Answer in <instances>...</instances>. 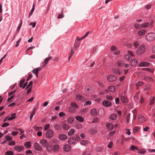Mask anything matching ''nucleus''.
<instances>
[{"label": "nucleus", "instance_id": "0eeeda50", "mask_svg": "<svg viewBox=\"0 0 155 155\" xmlns=\"http://www.w3.org/2000/svg\"><path fill=\"white\" fill-rule=\"evenodd\" d=\"M71 149V146L69 144L64 145L63 147L64 150L66 152L69 151Z\"/></svg>", "mask_w": 155, "mask_h": 155}, {"label": "nucleus", "instance_id": "37998d69", "mask_svg": "<svg viewBox=\"0 0 155 155\" xmlns=\"http://www.w3.org/2000/svg\"><path fill=\"white\" fill-rule=\"evenodd\" d=\"M154 99H155V97H151L150 100V105H152L153 104L154 102Z\"/></svg>", "mask_w": 155, "mask_h": 155}, {"label": "nucleus", "instance_id": "bb28decb", "mask_svg": "<svg viewBox=\"0 0 155 155\" xmlns=\"http://www.w3.org/2000/svg\"><path fill=\"white\" fill-rule=\"evenodd\" d=\"M77 120L80 122H83L84 121V119L81 116H77L75 117Z\"/></svg>", "mask_w": 155, "mask_h": 155}, {"label": "nucleus", "instance_id": "1a4fd4ad", "mask_svg": "<svg viewBox=\"0 0 155 155\" xmlns=\"http://www.w3.org/2000/svg\"><path fill=\"white\" fill-rule=\"evenodd\" d=\"M14 149L17 151L20 152L22 150L24 149V147L21 146H16L14 147Z\"/></svg>", "mask_w": 155, "mask_h": 155}, {"label": "nucleus", "instance_id": "3c124183", "mask_svg": "<svg viewBox=\"0 0 155 155\" xmlns=\"http://www.w3.org/2000/svg\"><path fill=\"white\" fill-rule=\"evenodd\" d=\"M9 124L7 123H4L1 126V127H7L9 125Z\"/></svg>", "mask_w": 155, "mask_h": 155}, {"label": "nucleus", "instance_id": "f03ea898", "mask_svg": "<svg viewBox=\"0 0 155 155\" xmlns=\"http://www.w3.org/2000/svg\"><path fill=\"white\" fill-rule=\"evenodd\" d=\"M145 51V48L144 45H141L136 51V53L138 55H141Z\"/></svg>", "mask_w": 155, "mask_h": 155}, {"label": "nucleus", "instance_id": "9b49d317", "mask_svg": "<svg viewBox=\"0 0 155 155\" xmlns=\"http://www.w3.org/2000/svg\"><path fill=\"white\" fill-rule=\"evenodd\" d=\"M104 114V109L102 108H100L98 112V115L101 117H103Z\"/></svg>", "mask_w": 155, "mask_h": 155}, {"label": "nucleus", "instance_id": "13d9d810", "mask_svg": "<svg viewBox=\"0 0 155 155\" xmlns=\"http://www.w3.org/2000/svg\"><path fill=\"white\" fill-rule=\"evenodd\" d=\"M106 98L109 100H111L113 99V97L112 96L109 95H107L106 96Z\"/></svg>", "mask_w": 155, "mask_h": 155}, {"label": "nucleus", "instance_id": "39448f33", "mask_svg": "<svg viewBox=\"0 0 155 155\" xmlns=\"http://www.w3.org/2000/svg\"><path fill=\"white\" fill-rule=\"evenodd\" d=\"M34 146L35 149L37 150L41 151L42 150L41 147L37 143H35Z\"/></svg>", "mask_w": 155, "mask_h": 155}, {"label": "nucleus", "instance_id": "e2e57ef3", "mask_svg": "<svg viewBox=\"0 0 155 155\" xmlns=\"http://www.w3.org/2000/svg\"><path fill=\"white\" fill-rule=\"evenodd\" d=\"M33 83V81H31L29 82V84H28V85L27 86L26 88H25V89H27L28 88H29L31 85L32 86V84Z\"/></svg>", "mask_w": 155, "mask_h": 155}, {"label": "nucleus", "instance_id": "c9c22d12", "mask_svg": "<svg viewBox=\"0 0 155 155\" xmlns=\"http://www.w3.org/2000/svg\"><path fill=\"white\" fill-rule=\"evenodd\" d=\"M137 150V152L140 154H144L146 152V150L143 149H139L138 148Z\"/></svg>", "mask_w": 155, "mask_h": 155}, {"label": "nucleus", "instance_id": "c85d7f7f", "mask_svg": "<svg viewBox=\"0 0 155 155\" xmlns=\"http://www.w3.org/2000/svg\"><path fill=\"white\" fill-rule=\"evenodd\" d=\"M31 142H27L25 143L24 146L27 148H29L31 147Z\"/></svg>", "mask_w": 155, "mask_h": 155}, {"label": "nucleus", "instance_id": "ddd939ff", "mask_svg": "<svg viewBox=\"0 0 155 155\" xmlns=\"http://www.w3.org/2000/svg\"><path fill=\"white\" fill-rule=\"evenodd\" d=\"M58 137L61 140H65L67 138V137L64 134H60Z\"/></svg>", "mask_w": 155, "mask_h": 155}, {"label": "nucleus", "instance_id": "a19ab883", "mask_svg": "<svg viewBox=\"0 0 155 155\" xmlns=\"http://www.w3.org/2000/svg\"><path fill=\"white\" fill-rule=\"evenodd\" d=\"M54 127L56 130H59L61 129V127L59 124H56L54 125Z\"/></svg>", "mask_w": 155, "mask_h": 155}, {"label": "nucleus", "instance_id": "cd10ccee", "mask_svg": "<svg viewBox=\"0 0 155 155\" xmlns=\"http://www.w3.org/2000/svg\"><path fill=\"white\" fill-rule=\"evenodd\" d=\"M75 131L73 129H71L69 132L68 133V136H71L74 134L75 133Z\"/></svg>", "mask_w": 155, "mask_h": 155}, {"label": "nucleus", "instance_id": "a18cd8bd", "mask_svg": "<svg viewBox=\"0 0 155 155\" xmlns=\"http://www.w3.org/2000/svg\"><path fill=\"white\" fill-rule=\"evenodd\" d=\"M149 25V23L148 22H146L142 24V28H147L148 27Z\"/></svg>", "mask_w": 155, "mask_h": 155}, {"label": "nucleus", "instance_id": "412c9836", "mask_svg": "<svg viewBox=\"0 0 155 155\" xmlns=\"http://www.w3.org/2000/svg\"><path fill=\"white\" fill-rule=\"evenodd\" d=\"M16 114V113H13L11 114V117L8 118V120L10 121L15 118L16 117L15 115Z\"/></svg>", "mask_w": 155, "mask_h": 155}, {"label": "nucleus", "instance_id": "6e6552de", "mask_svg": "<svg viewBox=\"0 0 155 155\" xmlns=\"http://www.w3.org/2000/svg\"><path fill=\"white\" fill-rule=\"evenodd\" d=\"M102 104L103 105L106 107H110L111 105V103L110 101L107 100L104 101Z\"/></svg>", "mask_w": 155, "mask_h": 155}, {"label": "nucleus", "instance_id": "6ab92c4d", "mask_svg": "<svg viewBox=\"0 0 155 155\" xmlns=\"http://www.w3.org/2000/svg\"><path fill=\"white\" fill-rule=\"evenodd\" d=\"M146 32L145 30H141L138 32V34L139 36H142L144 35Z\"/></svg>", "mask_w": 155, "mask_h": 155}, {"label": "nucleus", "instance_id": "4c0bfd02", "mask_svg": "<svg viewBox=\"0 0 155 155\" xmlns=\"http://www.w3.org/2000/svg\"><path fill=\"white\" fill-rule=\"evenodd\" d=\"M14 152L12 151H7L5 153V155H13Z\"/></svg>", "mask_w": 155, "mask_h": 155}, {"label": "nucleus", "instance_id": "dca6fc26", "mask_svg": "<svg viewBox=\"0 0 155 155\" xmlns=\"http://www.w3.org/2000/svg\"><path fill=\"white\" fill-rule=\"evenodd\" d=\"M149 65V63L147 62H141L139 65V66L140 67H145L148 66Z\"/></svg>", "mask_w": 155, "mask_h": 155}, {"label": "nucleus", "instance_id": "aec40b11", "mask_svg": "<svg viewBox=\"0 0 155 155\" xmlns=\"http://www.w3.org/2000/svg\"><path fill=\"white\" fill-rule=\"evenodd\" d=\"M120 99L123 103H126L127 102V97L124 96L122 95L121 96Z\"/></svg>", "mask_w": 155, "mask_h": 155}, {"label": "nucleus", "instance_id": "20e7f679", "mask_svg": "<svg viewBox=\"0 0 155 155\" xmlns=\"http://www.w3.org/2000/svg\"><path fill=\"white\" fill-rule=\"evenodd\" d=\"M53 134V130L51 129H49L47 131L46 135L47 137L48 138H50L52 137Z\"/></svg>", "mask_w": 155, "mask_h": 155}, {"label": "nucleus", "instance_id": "052dcab7", "mask_svg": "<svg viewBox=\"0 0 155 155\" xmlns=\"http://www.w3.org/2000/svg\"><path fill=\"white\" fill-rule=\"evenodd\" d=\"M130 115V114H128L126 116V119L127 120V122L128 123H129V122Z\"/></svg>", "mask_w": 155, "mask_h": 155}, {"label": "nucleus", "instance_id": "f3484780", "mask_svg": "<svg viewBox=\"0 0 155 155\" xmlns=\"http://www.w3.org/2000/svg\"><path fill=\"white\" fill-rule=\"evenodd\" d=\"M76 99L78 101H82L84 99V97L80 94H78L76 95Z\"/></svg>", "mask_w": 155, "mask_h": 155}, {"label": "nucleus", "instance_id": "864d4df0", "mask_svg": "<svg viewBox=\"0 0 155 155\" xmlns=\"http://www.w3.org/2000/svg\"><path fill=\"white\" fill-rule=\"evenodd\" d=\"M125 57L127 58V60L128 61H130L132 60V58L127 55H126Z\"/></svg>", "mask_w": 155, "mask_h": 155}, {"label": "nucleus", "instance_id": "4d7b16f0", "mask_svg": "<svg viewBox=\"0 0 155 155\" xmlns=\"http://www.w3.org/2000/svg\"><path fill=\"white\" fill-rule=\"evenodd\" d=\"M75 140L79 141L80 140V137L78 135H75L74 136Z\"/></svg>", "mask_w": 155, "mask_h": 155}, {"label": "nucleus", "instance_id": "a211bd4d", "mask_svg": "<svg viewBox=\"0 0 155 155\" xmlns=\"http://www.w3.org/2000/svg\"><path fill=\"white\" fill-rule=\"evenodd\" d=\"M109 91L111 92H114L115 91V87L114 86H110L108 88Z\"/></svg>", "mask_w": 155, "mask_h": 155}, {"label": "nucleus", "instance_id": "393cba45", "mask_svg": "<svg viewBox=\"0 0 155 155\" xmlns=\"http://www.w3.org/2000/svg\"><path fill=\"white\" fill-rule=\"evenodd\" d=\"M52 58V57L51 56L49 57L46 58L45 59L44 62H43V64L45 63V64L43 65V66H45V64L48 63V61Z\"/></svg>", "mask_w": 155, "mask_h": 155}, {"label": "nucleus", "instance_id": "6e6d98bb", "mask_svg": "<svg viewBox=\"0 0 155 155\" xmlns=\"http://www.w3.org/2000/svg\"><path fill=\"white\" fill-rule=\"evenodd\" d=\"M34 129L36 130H41L42 129V127H36V126H35L34 127Z\"/></svg>", "mask_w": 155, "mask_h": 155}, {"label": "nucleus", "instance_id": "4468645a", "mask_svg": "<svg viewBox=\"0 0 155 155\" xmlns=\"http://www.w3.org/2000/svg\"><path fill=\"white\" fill-rule=\"evenodd\" d=\"M68 143L71 144H73L75 143V142L74 138L72 137H71L68 140Z\"/></svg>", "mask_w": 155, "mask_h": 155}, {"label": "nucleus", "instance_id": "0e129e2a", "mask_svg": "<svg viewBox=\"0 0 155 155\" xmlns=\"http://www.w3.org/2000/svg\"><path fill=\"white\" fill-rule=\"evenodd\" d=\"M50 126L49 124H47L45 125L44 130H47L49 128Z\"/></svg>", "mask_w": 155, "mask_h": 155}, {"label": "nucleus", "instance_id": "7c9ffc66", "mask_svg": "<svg viewBox=\"0 0 155 155\" xmlns=\"http://www.w3.org/2000/svg\"><path fill=\"white\" fill-rule=\"evenodd\" d=\"M142 70L143 71H147L152 73L153 72V69H150L148 68H142Z\"/></svg>", "mask_w": 155, "mask_h": 155}, {"label": "nucleus", "instance_id": "69168bd1", "mask_svg": "<svg viewBox=\"0 0 155 155\" xmlns=\"http://www.w3.org/2000/svg\"><path fill=\"white\" fill-rule=\"evenodd\" d=\"M35 10V8H32L31 10L30 13L29 14V18L30 17V16L32 14L33 12Z\"/></svg>", "mask_w": 155, "mask_h": 155}, {"label": "nucleus", "instance_id": "473e14b6", "mask_svg": "<svg viewBox=\"0 0 155 155\" xmlns=\"http://www.w3.org/2000/svg\"><path fill=\"white\" fill-rule=\"evenodd\" d=\"M35 109L36 108L35 107L31 113V115L30 117V121L31 120L32 118L33 117L34 115L35 114Z\"/></svg>", "mask_w": 155, "mask_h": 155}, {"label": "nucleus", "instance_id": "2eb2a0df", "mask_svg": "<svg viewBox=\"0 0 155 155\" xmlns=\"http://www.w3.org/2000/svg\"><path fill=\"white\" fill-rule=\"evenodd\" d=\"M144 121V118L143 117L140 115L138 118V122L140 123H142Z\"/></svg>", "mask_w": 155, "mask_h": 155}, {"label": "nucleus", "instance_id": "e433bc0d", "mask_svg": "<svg viewBox=\"0 0 155 155\" xmlns=\"http://www.w3.org/2000/svg\"><path fill=\"white\" fill-rule=\"evenodd\" d=\"M134 26L136 29L140 28H142V25H140L138 23L135 24L134 25Z\"/></svg>", "mask_w": 155, "mask_h": 155}, {"label": "nucleus", "instance_id": "bf43d9fd", "mask_svg": "<svg viewBox=\"0 0 155 155\" xmlns=\"http://www.w3.org/2000/svg\"><path fill=\"white\" fill-rule=\"evenodd\" d=\"M58 115H59V116L60 117H64V116H65V114L63 112H60L59 113Z\"/></svg>", "mask_w": 155, "mask_h": 155}, {"label": "nucleus", "instance_id": "2f4dec72", "mask_svg": "<svg viewBox=\"0 0 155 155\" xmlns=\"http://www.w3.org/2000/svg\"><path fill=\"white\" fill-rule=\"evenodd\" d=\"M117 117V115L116 114H114L110 115V118L112 120H115Z\"/></svg>", "mask_w": 155, "mask_h": 155}, {"label": "nucleus", "instance_id": "c756f323", "mask_svg": "<svg viewBox=\"0 0 155 155\" xmlns=\"http://www.w3.org/2000/svg\"><path fill=\"white\" fill-rule=\"evenodd\" d=\"M137 60L134 59L132 60V61L131 62L130 64L132 66H135L137 64Z\"/></svg>", "mask_w": 155, "mask_h": 155}, {"label": "nucleus", "instance_id": "5fc2aeb1", "mask_svg": "<svg viewBox=\"0 0 155 155\" xmlns=\"http://www.w3.org/2000/svg\"><path fill=\"white\" fill-rule=\"evenodd\" d=\"M91 102L90 101H87L85 102L84 103V105L85 106H87V105H90L91 104Z\"/></svg>", "mask_w": 155, "mask_h": 155}, {"label": "nucleus", "instance_id": "603ef678", "mask_svg": "<svg viewBox=\"0 0 155 155\" xmlns=\"http://www.w3.org/2000/svg\"><path fill=\"white\" fill-rule=\"evenodd\" d=\"M137 149L138 148L134 145H132L130 147V150H137Z\"/></svg>", "mask_w": 155, "mask_h": 155}, {"label": "nucleus", "instance_id": "f257e3e1", "mask_svg": "<svg viewBox=\"0 0 155 155\" xmlns=\"http://www.w3.org/2000/svg\"><path fill=\"white\" fill-rule=\"evenodd\" d=\"M147 41H151L155 39V33L153 32L147 33L145 37Z\"/></svg>", "mask_w": 155, "mask_h": 155}, {"label": "nucleus", "instance_id": "58836bf2", "mask_svg": "<svg viewBox=\"0 0 155 155\" xmlns=\"http://www.w3.org/2000/svg\"><path fill=\"white\" fill-rule=\"evenodd\" d=\"M25 81V79H23L20 80V82H19V86L20 87H21L23 86V84L24 83Z\"/></svg>", "mask_w": 155, "mask_h": 155}, {"label": "nucleus", "instance_id": "8fccbe9b", "mask_svg": "<svg viewBox=\"0 0 155 155\" xmlns=\"http://www.w3.org/2000/svg\"><path fill=\"white\" fill-rule=\"evenodd\" d=\"M99 119L98 118H97V117H95L94 119L92 121V123H95L98 122H99Z\"/></svg>", "mask_w": 155, "mask_h": 155}, {"label": "nucleus", "instance_id": "09e8293b", "mask_svg": "<svg viewBox=\"0 0 155 155\" xmlns=\"http://www.w3.org/2000/svg\"><path fill=\"white\" fill-rule=\"evenodd\" d=\"M5 138L6 140L8 141H10L12 140V138L11 137H10L9 136H5Z\"/></svg>", "mask_w": 155, "mask_h": 155}, {"label": "nucleus", "instance_id": "7ed1b4c3", "mask_svg": "<svg viewBox=\"0 0 155 155\" xmlns=\"http://www.w3.org/2000/svg\"><path fill=\"white\" fill-rule=\"evenodd\" d=\"M117 78L116 76L112 75H109L107 77L108 81L110 82H113L117 80Z\"/></svg>", "mask_w": 155, "mask_h": 155}, {"label": "nucleus", "instance_id": "9d476101", "mask_svg": "<svg viewBox=\"0 0 155 155\" xmlns=\"http://www.w3.org/2000/svg\"><path fill=\"white\" fill-rule=\"evenodd\" d=\"M91 114L94 116H96L97 114V110L96 108H93L90 111Z\"/></svg>", "mask_w": 155, "mask_h": 155}, {"label": "nucleus", "instance_id": "72a5a7b5", "mask_svg": "<svg viewBox=\"0 0 155 155\" xmlns=\"http://www.w3.org/2000/svg\"><path fill=\"white\" fill-rule=\"evenodd\" d=\"M35 109L36 108L35 107L31 113V115L30 117V121L31 120L32 118L33 117L34 115L35 114Z\"/></svg>", "mask_w": 155, "mask_h": 155}, {"label": "nucleus", "instance_id": "f704fd0d", "mask_svg": "<svg viewBox=\"0 0 155 155\" xmlns=\"http://www.w3.org/2000/svg\"><path fill=\"white\" fill-rule=\"evenodd\" d=\"M112 72L115 74L117 75H119L120 74V71H118L117 69H113L112 70Z\"/></svg>", "mask_w": 155, "mask_h": 155}, {"label": "nucleus", "instance_id": "4be33fe9", "mask_svg": "<svg viewBox=\"0 0 155 155\" xmlns=\"http://www.w3.org/2000/svg\"><path fill=\"white\" fill-rule=\"evenodd\" d=\"M106 126L108 127V129L110 130H112L114 128L113 125L111 123L107 124Z\"/></svg>", "mask_w": 155, "mask_h": 155}, {"label": "nucleus", "instance_id": "c03bdc74", "mask_svg": "<svg viewBox=\"0 0 155 155\" xmlns=\"http://www.w3.org/2000/svg\"><path fill=\"white\" fill-rule=\"evenodd\" d=\"M59 148V146L58 145H54L53 147V150L54 151H57Z\"/></svg>", "mask_w": 155, "mask_h": 155}, {"label": "nucleus", "instance_id": "a878e982", "mask_svg": "<svg viewBox=\"0 0 155 155\" xmlns=\"http://www.w3.org/2000/svg\"><path fill=\"white\" fill-rule=\"evenodd\" d=\"M74 120V118L73 117H69L67 119V122L68 124H71Z\"/></svg>", "mask_w": 155, "mask_h": 155}, {"label": "nucleus", "instance_id": "680f3d73", "mask_svg": "<svg viewBox=\"0 0 155 155\" xmlns=\"http://www.w3.org/2000/svg\"><path fill=\"white\" fill-rule=\"evenodd\" d=\"M115 101L116 104H118L119 103V99L118 97L116 98Z\"/></svg>", "mask_w": 155, "mask_h": 155}, {"label": "nucleus", "instance_id": "49530a36", "mask_svg": "<svg viewBox=\"0 0 155 155\" xmlns=\"http://www.w3.org/2000/svg\"><path fill=\"white\" fill-rule=\"evenodd\" d=\"M71 106L74 107L76 108H78V105L75 103L72 102L71 104Z\"/></svg>", "mask_w": 155, "mask_h": 155}, {"label": "nucleus", "instance_id": "5701e85b", "mask_svg": "<svg viewBox=\"0 0 155 155\" xmlns=\"http://www.w3.org/2000/svg\"><path fill=\"white\" fill-rule=\"evenodd\" d=\"M32 72L35 75L36 78L38 77V71L35 68L32 71Z\"/></svg>", "mask_w": 155, "mask_h": 155}, {"label": "nucleus", "instance_id": "de8ad7c7", "mask_svg": "<svg viewBox=\"0 0 155 155\" xmlns=\"http://www.w3.org/2000/svg\"><path fill=\"white\" fill-rule=\"evenodd\" d=\"M90 132L91 134H94L97 132V130L94 128H92L90 130Z\"/></svg>", "mask_w": 155, "mask_h": 155}, {"label": "nucleus", "instance_id": "f8f14e48", "mask_svg": "<svg viewBox=\"0 0 155 155\" xmlns=\"http://www.w3.org/2000/svg\"><path fill=\"white\" fill-rule=\"evenodd\" d=\"M62 127L64 130H68L70 127V126L66 123H63L62 124Z\"/></svg>", "mask_w": 155, "mask_h": 155}, {"label": "nucleus", "instance_id": "423d86ee", "mask_svg": "<svg viewBox=\"0 0 155 155\" xmlns=\"http://www.w3.org/2000/svg\"><path fill=\"white\" fill-rule=\"evenodd\" d=\"M40 143L43 147H45L48 144V141L45 139H43L40 141Z\"/></svg>", "mask_w": 155, "mask_h": 155}, {"label": "nucleus", "instance_id": "79ce46f5", "mask_svg": "<svg viewBox=\"0 0 155 155\" xmlns=\"http://www.w3.org/2000/svg\"><path fill=\"white\" fill-rule=\"evenodd\" d=\"M103 150V148L102 147H97L96 148V150L98 152L101 151Z\"/></svg>", "mask_w": 155, "mask_h": 155}, {"label": "nucleus", "instance_id": "338daca9", "mask_svg": "<svg viewBox=\"0 0 155 155\" xmlns=\"http://www.w3.org/2000/svg\"><path fill=\"white\" fill-rule=\"evenodd\" d=\"M144 79L147 81H151L152 78L150 77H145Z\"/></svg>", "mask_w": 155, "mask_h": 155}, {"label": "nucleus", "instance_id": "774afa93", "mask_svg": "<svg viewBox=\"0 0 155 155\" xmlns=\"http://www.w3.org/2000/svg\"><path fill=\"white\" fill-rule=\"evenodd\" d=\"M138 43L137 41H135L133 43L134 46L136 48H137L138 45Z\"/></svg>", "mask_w": 155, "mask_h": 155}, {"label": "nucleus", "instance_id": "ea45409f", "mask_svg": "<svg viewBox=\"0 0 155 155\" xmlns=\"http://www.w3.org/2000/svg\"><path fill=\"white\" fill-rule=\"evenodd\" d=\"M81 144L83 145H86L88 144L87 141L86 140H82L80 142Z\"/></svg>", "mask_w": 155, "mask_h": 155}, {"label": "nucleus", "instance_id": "b1692460", "mask_svg": "<svg viewBox=\"0 0 155 155\" xmlns=\"http://www.w3.org/2000/svg\"><path fill=\"white\" fill-rule=\"evenodd\" d=\"M47 150L48 152H51L52 150V146L51 144H48L46 145Z\"/></svg>", "mask_w": 155, "mask_h": 155}]
</instances>
